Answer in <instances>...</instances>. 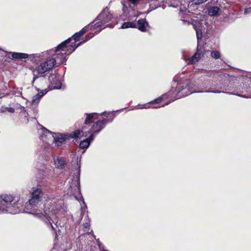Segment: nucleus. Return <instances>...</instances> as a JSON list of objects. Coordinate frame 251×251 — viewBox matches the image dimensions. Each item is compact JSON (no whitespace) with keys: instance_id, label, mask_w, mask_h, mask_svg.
I'll return each mask as SVG.
<instances>
[{"instance_id":"f257e3e1","label":"nucleus","mask_w":251,"mask_h":251,"mask_svg":"<svg viewBox=\"0 0 251 251\" xmlns=\"http://www.w3.org/2000/svg\"><path fill=\"white\" fill-rule=\"evenodd\" d=\"M44 192L41 188H37L33 191L31 198L28 201V203H26V208L30 210L27 212L41 219L46 222L48 221L49 225L53 230H55V227L52 225L50 221L54 222L55 215L58 211L62 210L63 202L61 199L51 196L46 200L44 205V211L42 212L37 208V205L39 202L41 201Z\"/></svg>"},{"instance_id":"f03ea898","label":"nucleus","mask_w":251,"mask_h":251,"mask_svg":"<svg viewBox=\"0 0 251 251\" xmlns=\"http://www.w3.org/2000/svg\"><path fill=\"white\" fill-rule=\"evenodd\" d=\"M177 78L173 81L171 90L168 92V95H171L175 92H176V99L180 98L183 96H188L192 93H224V91L218 90H199L197 91L195 87L202 88L207 86L208 83V80L201 78L196 80L189 81L187 79H183L179 80Z\"/></svg>"},{"instance_id":"7ed1b4c3","label":"nucleus","mask_w":251,"mask_h":251,"mask_svg":"<svg viewBox=\"0 0 251 251\" xmlns=\"http://www.w3.org/2000/svg\"><path fill=\"white\" fill-rule=\"evenodd\" d=\"M70 39L63 41L58 45L55 50H50L46 52L50 59L53 61L54 66H57L64 64L67 60V56L71 54L79 46V44L75 46V44L67 45V43Z\"/></svg>"},{"instance_id":"20e7f679","label":"nucleus","mask_w":251,"mask_h":251,"mask_svg":"<svg viewBox=\"0 0 251 251\" xmlns=\"http://www.w3.org/2000/svg\"><path fill=\"white\" fill-rule=\"evenodd\" d=\"M41 127L40 133L42 134L40 136V138L43 142L50 144L49 139H51L55 143V146L59 147L66 139L69 138H76L79 137L80 130H76L70 134H62L59 133H54L47 130L42 125H39Z\"/></svg>"},{"instance_id":"39448f33","label":"nucleus","mask_w":251,"mask_h":251,"mask_svg":"<svg viewBox=\"0 0 251 251\" xmlns=\"http://www.w3.org/2000/svg\"><path fill=\"white\" fill-rule=\"evenodd\" d=\"M87 117L85 121V124L94 122L93 125L88 129L85 127H83L80 130L79 137H86L88 134H93L95 135L99 133L106 126V122L105 119H98V114L96 113L91 114H86Z\"/></svg>"},{"instance_id":"423d86ee","label":"nucleus","mask_w":251,"mask_h":251,"mask_svg":"<svg viewBox=\"0 0 251 251\" xmlns=\"http://www.w3.org/2000/svg\"><path fill=\"white\" fill-rule=\"evenodd\" d=\"M18 200L10 194L0 196V214L9 213L17 214L21 211L18 206Z\"/></svg>"},{"instance_id":"0eeeda50","label":"nucleus","mask_w":251,"mask_h":251,"mask_svg":"<svg viewBox=\"0 0 251 251\" xmlns=\"http://www.w3.org/2000/svg\"><path fill=\"white\" fill-rule=\"evenodd\" d=\"M43 53V56L47 57V59L45 61L41 62L38 65L33 71L34 75L33 82L39 77L38 76V75H42L47 72H49L55 67L53 61L50 59V57H48L47 54H45V52Z\"/></svg>"},{"instance_id":"6e6552de","label":"nucleus","mask_w":251,"mask_h":251,"mask_svg":"<svg viewBox=\"0 0 251 251\" xmlns=\"http://www.w3.org/2000/svg\"><path fill=\"white\" fill-rule=\"evenodd\" d=\"M113 18V16L110 14L109 9L106 7L98 16L95 22L96 23L94 25L95 28L100 27L107 23H108Z\"/></svg>"},{"instance_id":"1a4fd4ad","label":"nucleus","mask_w":251,"mask_h":251,"mask_svg":"<svg viewBox=\"0 0 251 251\" xmlns=\"http://www.w3.org/2000/svg\"><path fill=\"white\" fill-rule=\"evenodd\" d=\"M77 170L75 171V172L74 173V176H73V178L72 179V184L71 186L72 188L76 187L78 190L80 191V182H79V177H80V166L78 164H77Z\"/></svg>"},{"instance_id":"9d476101","label":"nucleus","mask_w":251,"mask_h":251,"mask_svg":"<svg viewBox=\"0 0 251 251\" xmlns=\"http://www.w3.org/2000/svg\"><path fill=\"white\" fill-rule=\"evenodd\" d=\"M50 89H58L61 88L62 83L58 75L51 76L50 77Z\"/></svg>"},{"instance_id":"9b49d317","label":"nucleus","mask_w":251,"mask_h":251,"mask_svg":"<svg viewBox=\"0 0 251 251\" xmlns=\"http://www.w3.org/2000/svg\"><path fill=\"white\" fill-rule=\"evenodd\" d=\"M94 139L93 134H90L88 138L85 139L80 142L79 144L80 148L83 149L87 148L90 145V142L93 141Z\"/></svg>"},{"instance_id":"f8f14e48","label":"nucleus","mask_w":251,"mask_h":251,"mask_svg":"<svg viewBox=\"0 0 251 251\" xmlns=\"http://www.w3.org/2000/svg\"><path fill=\"white\" fill-rule=\"evenodd\" d=\"M137 27L139 30L142 32L146 31V28L149 26V24L144 19H140L137 22Z\"/></svg>"},{"instance_id":"ddd939ff","label":"nucleus","mask_w":251,"mask_h":251,"mask_svg":"<svg viewBox=\"0 0 251 251\" xmlns=\"http://www.w3.org/2000/svg\"><path fill=\"white\" fill-rule=\"evenodd\" d=\"M54 163L55 167L57 169H63L65 166L64 159L61 157H57L54 159Z\"/></svg>"},{"instance_id":"4468645a","label":"nucleus","mask_w":251,"mask_h":251,"mask_svg":"<svg viewBox=\"0 0 251 251\" xmlns=\"http://www.w3.org/2000/svg\"><path fill=\"white\" fill-rule=\"evenodd\" d=\"M48 91L46 89H45L41 92L38 93L37 94L35 95L32 100L31 103L32 104H37L42 97L45 95L47 93Z\"/></svg>"},{"instance_id":"2eb2a0df","label":"nucleus","mask_w":251,"mask_h":251,"mask_svg":"<svg viewBox=\"0 0 251 251\" xmlns=\"http://www.w3.org/2000/svg\"><path fill=\"white\" fill-rule=\"evenodd\" d=\"M82 36L78 32L75 33L72 37L69 38V39H70L69 41L67 43V45H73L74 44L75 45V46L77 45L78 44H79L80 45L81 44H82V42H79L78 43H76V42L79 39V38Z\"/></svg>"},{"instance_id":"dca6fc26","label":"nucleus","mask_w":251,"mask_h":251,"mask_svg":"<svg viewBox=\"0 0 251 251\" xmlns=\"http://www.w3.org/2000/svg\"><path fill=\"white\" fill-rule=\"evenodd\" d=\"M44 173V176L47 178H51L53 177V171L50 168L45 167L41 169Z\"/></svg>"},{"instance_id":"f3484780","label":"nucleus","mask_w":251,"mask_h":251,"mask_svg":"<svg viewBox=\"0 0 251 251\" xmlns=\"http://www.w3.org/2000/svg\"><path fill=\"white\" fill-rule=\"evenodd\" d=\"M220 10V8L217 6H211L208 8V14L211 16H216L218 15Z\"/></svg>"},{"instance_id":"a211bd4d","label":"nucleus","mask_w":251,"mask_h":251,"mask_svg":"<svg viewBox=\"0 0 251 251\" xmlns=\"http://www.w3.org/2000/svg\"><path fill=\"white\" fill-rule=\"evenodd\" d=\"M201 57V54L198 50L195 54L189 60L188 64H193L198 62Z\"/></svg>"},{"instance_id":"6ab92c4d","label":"nucleus","mask_w":251,"mask_h":251,"mask_svg":"<svg viewBox=\"0 0 251 251\" xmlns=\"http://www.w3.org/2000/svg\"><path fill=\"white\" fill-rule=\"evenodd\" d=\"M136 23L133 22H125L124 23L122 26L121 28H127L129 27H132L134 28L136 27Z\"/></svg>"},{"instance_id":"aec40b11","label":"nucleus","mask_w":251,"mask_h":251,"mask_svg":"<svg viewBox=\"0 0 251 251\" xmlns=\"http://www.w3.org/2000/svg\"><path fill=\"white\" fill-rule=\"evenodd\" d=\"M194 28L196 32V35L198 40V44L199 45L200 40L202 38V33L201 29L200 27L194 25Z\"/></svg>"},{"instance_id":"412c9836","label":"nucleus","mask_w":251,"mask_h":251,"mask_svg":"<svg viewBox=\"0 0 251 251\" xmlns=\"http://www.w3.org/2000/svg\"><path fill=\"white\" fill-rule=\"evenodd\" d=\"M93 24L94 22L87 26L83 27L79 32H78L79 34L82 36L89 29H91L93 26H94Z\"/></svg>"},{"instance_id":"4be33fe9","label":"nucleus","mask_w":251,"mask_h":251,"mask_svg":"<svg viewBox=\"0 0 251 251\" xmlns=\"http://www.w3.org/2000/svg\"><path fill=\"white\" fill-rule=\"evenodd\" d=\"M211 56L215 59H218L221 57L220 52L217 50H214L211 52Z\"/></svg>"},{"instance_id":"5701e85b","label":"nucleus","mask_w":251,"mask_h":251,"mask_svg":"<svg viewBox=\"0 0 251 251\" xmlns=\"http://www.w3.org/2000/svg\"><path fill=\"white\" fill-rule=\"evenodd\" d=\"M21 88H16L15 90L13 91V94L16 95V96H20L22 94V92L21 91Z\"/></svg>"},{"instance_id":"b1692460","label":"nucleus","mask_w":251,"mask_h":251,"mask_svg":"<svg viewBox=\"0 0 251 251\" xmlns=\"http://www.w3.org/2000/svg\"><path fill=\"white\" fill-rule=\"evenodd\" d=\"M163 99V97H160L155 100H152L151 101H150L149 102V103H152V104H154V103H158L159 102H160Z\"/></svg>"},{"instance_id":"393cba45","label":"nucleus","mask_w":251,"mask_h":251,"mask_svg":"<svg viewBox=\"0 0 251 251\" xmlns=\"http://www.w3.org/2000/svg\"><path fill=\"white\" fill-rule=\"evenodd\" d=\"M84 227L88 230L90 227V220L89 219H87L86 222L83 224Z\"/></svg>"},{"instance_id":"a878e982","label":"nucleus","mask_w":251,"mask_h":251,"mask_svg":"<svg viewBox=\"0 0 251 251\" xmlns=\"http://www.w3.org/2000/svg\"><path fill=\"white\" fill-rule=\"evenodd\" d=\"M12 56L15 59H20V53L14 52L13 53Z\"/></svg>"},{"instance_id":"bb28decb","label":"nucleus","mask_w":251,"mask_h":251,"mask_svg":"<svg viewBox=\"0 0 251 251\" xmlns=\"http://www.w3.org/2000/svg\"><path fill=\"white\" fill-rule=\"evenodd\" d=\"M20 59H25L28 56V55L26 53H20Z\"/></svg>"},{"instance_id":"cd10ccee","label":"nucleus","mask_w":251,"mask_h":251,"mask_svg":"<svg viewBox=\"0 0 251 251\" xmlns=\"http://www.w3.org/2000/svg\"><path fill=\"white\" fill-rule=\"evenodd\" d=\"M244 12L246 14L251 13V7L246 8Z\"/></svg>"},{"instance_id":"c85d7f7f","label":"nucleus","mask_w":251,"mask_h":251,"mask_svg":"<svg viewBox=\"0 0 251 251\" xmlns=\"http://www.w3.org/2000/svg\"><path fill=\"white\" fill-rule=\"evenodd\" d=\"M94 36V34H92V35H91L90 37H89V36H86L85 37V38L86 39L85 40H83L82 42V43H85V42H86L87 41L89 40V39H90L91 38H92Z\"/></svg>"},{"instance_id":"c756f323","label":"nucleus","mask_w":251,"mask_h":251,"mask_svg":"<svg viewBox=\"0 0 251 251\" xmlns=\"http://www.w3.org/2000/svg\"><path fill=\"white\" fill-rule=\"evenodd\" d=\"M130 2H131L132 4H133L134 5H136L137 4L138 2H139V0H128Z\"/></svg>"},{"instance_id":"7c9ffc66","label":"nucleus","mask_w":251,"mask_h":251,"mask_svg":"<svg viewBox=\"0 0 251 251\" xmlns=\"http://www.w3.org/2000/svg\"><path fill=\"white\" fill-rule=\"evenodd\" d=\"M146 105L147 104L144 105H143L142 107H140L139 108H141V109H143V108L147 109V108H150V107L149 106H148V105L146 106Z\"/></svg>"},{"instance_id":"2f4dec72","label":"nucleus","mask_w":251,"mask_h":251,"mask_svg":"<svg viewBox=\"0 0 251 251\" xmlns=\"http://www.w3.org/2000/svg\"><path fill=\"white\" fill-rule=\"evenodd\" d=\"M8 111L10 112L13 113L14 112V109L13 108L10 107L8 108Z\"/></svg>"},{"instance_id":"473e14b6","label":"nucleus","mask_w":251,"mask_h":251,"mask_svg":"<svg viewBox=\"0 0 251 251\" xmlns=\"http://www.w3.org/2000/svg\"><path fill=\"white\" fill-rule=\"evenodd\" d=\"M102 115H103L106 117H108V114L106 113H103Z\"/></svg>"},{"instance_id":"72a5a7b5","label":"nucleus","mask_w":251,"mask_h":251,"mask_svg":"<svg viewBox=\"0 0 251 251\" xmlns=\"http://www.w3.org/2000/svg\"><path fill=\"white\" fill-rule=\"evenodd\" d=\"M165 106V104H164V105H163L161 106V107H163V106ZM159 107H160V106H159ZM153 108H158V107H156V106H155V107H153Z\"/></svg>"},{"instance_id":"f704fd0d","label":"nucleus","mask_w":251,"mask_h":251,"mask_svg":"<svg viewBox=\"0 0 251 251\" xmlns=\"http://www.w3.org/2000/svg\"><path fill=\"white\" fill-rule=\"evenodd\" d=\"M81 199H82V202H83V204H84V205H85V202H84V200H83V199L82 198V196L81 197Z\"/></svg>"},{"instance_id":"c9c22d12","label":"nucleus","mask_w":251,"mask_h":251,"mask_svg":"<svg viewBox=\"0 0 251 251\" xmlns=\"http://www.w3.org/2000/svg\"><path fill=\"white\" fill-rule=\"evenodd\" d=\"M126 7H125V6H124L123 10H124V12H126Z\"/></svg>"},{"instance_id":"e433bc0d","label":"nucleus","mask_w":251,"mask_h":251,"mask_svg":"<svg viewBox=\"0 0 251 251\" xmlns=\"http://www.w3.org/2000/svg\"><path fill=\"white\" fill-rule=\"evenodd\" d=\"M71 244L70 243L69 244V246H68V247L69 248H71Z\"/></svg>"},{"instance_id":"4c0bfd02","label":"nucleus","mask_w":251,"mask_h":251,"mask_svg":"<svg viewBox=\"0 0 251 251\" xmlns=\"http://www.w3.org/2000/svg\"><path fill=\"white\" fill-rule=\"evenodd\" d=\"M238 96H240V97H244V96H242V95H238Z\"/></svg>"},{"instance_id":"58836bf2","label":"nucleus","mask_w":251,"mask_h":251,"mask_svg":"<svg viewBox=\"0 0 251 251\" xmlns=\"http://www.w3.org/2000/svg\"><path fill=\"white\" fill-rule=\"evenodd\" d=\"M169 102H167V103H166L165 104V105H167V104H169Z\"/></svg>"},{"instance_id":"ea45409f","label":"nucleus","mask_w":251,"mask_h":251,"mask_svg":"<svg viewBox=\"0 0 251 251\" xmlns=\"http://www.w3.org/2000/svg\"><path fill=\"white\" fill-rule=\"evenodd\" d=\"M68 251V249H67V250H64V251Z\"/></svg>"}]
</instances>
